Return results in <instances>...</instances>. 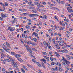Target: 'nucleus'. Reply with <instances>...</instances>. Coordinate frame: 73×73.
I'll use <instances>...</instances> for the list:
<instances>
[{
    "label": "nucleus",
    "mask_w": 73,
    "mask_h": 73,
    "mask_svg": "<svg viewBox=\"0 0 73 73\" xmlns=\"http://www.w3.org/2000/svg\"><path fill=\"white\" fill-rule=\"evenodd\" d=\"M59 28L60 29H59V30H60V31H64V28L61 27H59Z\"/></svg>",
    "instance_id": "11"
},
{
    "label": "nucleus",
    "mask_w": 73,
    "mask_h": 73,
    "mask_svg": "<svg viewBox=\"0 0 73 73\" xmlns=\"http://www.w3.org/2000/svg\"><path fill=\"white\" fill-rule=\"evenodd\" d=\"M55 54H56V55L57 57H60V54H58V52H55Z\"/></svg>",
    "instance_id": "10"
},
{
    "label": "nucleus",
    "mask_w": 73,
    "mask_h": 73,
    "mask_svg": "<svg viewBox=\"0 0 73 73\" xmlns=\"http://www.w3.org/2000/svg\"><path fill=\"white\" fill-rule=\"evenodd\" d=\"M27 24L29 25H32V24L31 23H28Z\"/></svg>",
    "instance_id": "50"
},
{
    "label": "nucleus",
    "mask_w": 73,
    "mask_h": 73,
    "mask_svg": "<svg viewBox=\"0 0 73 73\" xmlns=\"http://www.w3.org/2000/svg\"><path fill=\"white\" fill-rule=\"evenodd\" d=\"M57 1L58 3L59 4H60V0Z\"/></svg>",
    "instance_id": "64"
},
{
    "label": "nucleus",
    "mask_w": 73,
    "mask_h": 73,
    "mask_svg": "<svg viewBox=\"0 0 73 73\" xmlns=\"http://www.w3.org/2000/svg\"><path fill=\"white\" fill-rule=\"evenodd\" d=\"M66 57L67 58V60H70V56L68 55H66Z\"/></svg>",
    "instance_id": "2"
},
{
    "label": "nucleus",
    "mask_w": 73,
    "mask_h": 73,
    "mask_svg": "<svg viewBox=\"0 0 73 73\" xmlns=\"http://www.w3.org/2000/svg\"><path fill=\"white\" fill-rule=\"evenodd\" d=\"M50 60H51V61H53V59L52 58V57H50Z\"/></svg>",
    "instance_id": "43"
},
{
    "label": "nucleus",
    "mask_w": 73,
    "mask_h": 73,
    "mask_svg": "<svg viewBox=\"0 0 73 73\" xmlns=\"http://www.w3.org/2000/svg\"><path fill=\"white\" fill-rule=\"evenodd\" d=\"M64 51H65L66 53H68V50H67L65 49L64 50Z\"/></svg>",
    "instance_id": "40"
},
{
    "label": "nucleus",
    "mask_w": 73,
    "mask_h": 73,
    "mask_svg": "<svg viewBox=\"0 0 73 73\" xmlns=\"http://www.w3.org/2000/svg\"><path fill=\"white\" fill-rule=\"evenodd\" d=\"M0 50L1 52H4V50L3 49H0Z\"/></svg>",
    "instance_id": "46"
},
{
    "label": "nucleus",
    "mask_w": 73,
    "mask_h": 73,
    "mask_svg": "<svg viewBox=\"0 0 73 73\" xmlns=\"http://www.w3.org/2000/svg\"><path fill=\"white\" fill-rule=\"evenodd\" d=\"M68 12L69 13H71V12H73V10L72 9H70L68 10Z\"/></svg>",
    "instance_id": "13"
},
{
    "label": "nucleus",
    "mask_w": 73,
    "mask_h": 73,
    "mask_svg": "<svg viewBox=\"0 0 73 73\" xmlns=\"http://www.w3.org/2000/svg\"><path fill=\"white\" fill-rule=\"evenodd\" d=\"M65 61L66 62V64L67 65H69L68 64H70V62L69 61L66 60H65Z\"/></svg>",
    "instance_id": "8"
},
{
    "label": "nucleus",
    "mask_w": 73,
    "mask_h": 73,
    "mask_svg": "<svg viewBox=\"0 0 73 73\" xmlns=\"http://www.w3.org/2000/svg\"><path fill=\"white\" fill-rule=\"evenodd\" d=\"M54 64H55L54 62H52L51 64V65H54Z\"/></svg>",
    "instance_id": "38"
},
{
    "label": "nucleus",
    "mask_w": 73,
    "mask_h": 73,
    "mask_svg": "<svg viewBox=\"0 0 73 73\" xmlns=\"http://www.w3.org/2000/svg\"><path fill=\"white\" fill-rule=\"evenodd\" d=\"M48 31L49 32V33H51L52 32V30L51 29H49L48 30Z\"/></svg>",
    "instance_id": "31"
},
{
    "label": "nucleus",
    "mask_w": 73,
    "mask_h": 73,
    "mask_svg": "<svg viewBox=\"0 0 73 73\" xmlns=\"http://www.w3.org/2000/svg\"><path fill=\"white\" fill-rule=\"evenodd\" d=\"M5 6H6V7H7V6H8V4L7 3V2H5Z\"/></svg>",
    "instance_id": "30"
},
{
    "label": "nucleus",
    "mask_w": 73,
    "mask_h": 73,
    "mask_svg": "<svg viewBox=\"0 0 73 73\" xmlns=\"http://www.w3.org/2000/svg\"><path fill=\"white\" fill-rule=\"evenodd\" d=\"M54 17L55 19H56V21H58V20L57 19L58 18H57V17L55 16Z\"/></svg>",
    "instance_id": "23"
},
{
    "label": "nucleus",
    "mask_w": 73,
    "mask_h": 73,
    "mask_svg": "<svg viewBox=\"0 0 73 73\" xmlns=\"http://www.w3.org/2000/svg\"><path fill=\"white\" fill-rule=\"evenodd\" d=\"M33 12V13H37V11H36V9H34L32 10Z\"/></svg>",
    "instance_id": "14"
},
{
    "label": "nucleus",
    "mask_w": 73,
    "mask_h": 73,
    "mask_svg": "<svg viewBox=\"0 0 73 73\" xmlns=\"http://www.w3.org/2000/svg\"><path fill=\"white\" fill-rule=\"evenodd\" d=\"M44 17L45 19H46L47 18V17L46 15H44Z\"/></svg>",
    "instance_id": "44"
},
{
    "label": "nucleus",
    "mask_w": 73,
    "mask_h": 73,
    "mask_svg": "<svg viewBox=\"0 0 73 73\" xmlns=\"http://www.w3.org/2000/svg\"><path fill=\"white\" fill-rule=\"evenodd\" d=\"M56 48H57V49H60V46L58 45L56 47Z\"/></svg>",
    "instance_id": "26"
},
{
    "label": "nucleus",
    "mask_w": 73,
    "mask_h": 73,
    "mask_svg": "<svg viewBox=\"0 0 73 73\" xmlns=\"http://www.w3.org/2000/svg\"><path fill=\"white\" fill-rule=\"evenodd\" d=\"M36 63L37 64V65L39 67H41V64L39 62H36Z\"/></svg>",
    "instance_id": "7"
},
{
    "label": "nucleus",
    "mask_w": 73,
    "mask_h": 73,
    "mask_svg": "<svg viewBox=\"0 0 73 73\" xmlns=\"http://www.w3.org/2000/svg\"><path fill=\"white\" fill-rule=\"evenodd\" d=\"M11 64L14 67H16V68H17V67H18V66H17V63L14 62L13 60H12L11 62Z\"/></svg>",
    "instance_id": "1"
},
{
    "label": "nucleus",
    "mask_w": 73,
    "mask_h": 73,
    "mask_svg": "<svg viewBox=\"0 0 73 73\" xmlns=\"http://www.w3.org/2000/svg\"><path fill=\"white\" fill-rule=\"evenodd\" d=\"M62 64L64 65V66H65L66 64H65V62H63Z\"/></svg>",
    "instance_id": "39"
},
{
    "label": "nucleus",
    "mask_w": 73,
    "mask_h": 73,
    "mask_svg": "<svg viewBox=\"0 0 73 73\" xmlns=\"http://www.w3.org/2000/svg\"><path fill=\"white\" fill-rule=\"evenodd\" d=\"M52 40H53V44H55V40L53 39H52Z\"/></svg>",
    "instance_id": "45"
},
{
    "label": "nucleus",
    "mask_w": 73,
    "mask_h": 73,
    "mask_svg": "<svg viewBox=\"0 0 73 73\" xmlns=\"http://www.w3.org/2000/svg\"><path fill=\"white\" fill-rule=\"evenodd\" d=\"M21 70L22 72H23V73H25V70H24V69H23V68H21Z\"/></svg>",
    "instance_id": "18"
},
{
    "label": "nucleus",
    "mask_w": 73,
    "mask_h": 73,
    "mask_svg": "<svg viewBox=\"0 0 73 73\" xmlns=\"http://www.w3.org/2000/svg\"><path fill=\"white\" fill-rule=\"evenodd\" d=\"M33 40L35 41V42H36V41H37V39L36 38H33Z\"/></svg>",
    "instance_id": "33"
},
{
    "label": "nucleus",
    "mask_w": 73,
    "mask_h": 73,
    "mask_svg": "<svg viewBox=\"0 0 73 73\" xmlns=\"http://www.w3.org/2000/svg\"><path fill=\"white\" fill-rule=\"evenodd\" d=\"M39 15H37V14H34V17L35 16H38Z\"/></svg>",
    "instance_id": "36"
},
{
    "label": "nucleus",
    "mask_w": 73,
    "mask_h": 73,
    "mask_svg": "<svg viewBox=\"0 0 73 73\" xmlns=\"http://www.w3.org/2000/svg\"><path fill=\"white\" fill-rule=\"evenodd\" d=\"M17 59L18 60V61H20L21 62V59L20 58H17Z\"/></svg>",
    "instance_id": "22"
},
{
    "label": "nucleus",
    "mask_w": 73,
    "mask_h": 73,
    "mask_svg": "<svg viewBox=\"0 0 73 73\" xmlns=\"http://www.w3.org/2000/svg\"><path fill=\"white\" fill-rule=\"evenodd\" d=\"M52 3H54V4H55V3H56V2H55V1H53V0H52Z\"/></svg>",
    "instance_id": "57"
},
{
    "label": "nucleus",
    "mask_w": 73,
    "mask_h": 73,
    "mask_svg": "<svg viewBox=\"0 0 73 73\" xmlns=\"http://www.w3.org/2000/svg\"><path fill=\"white\" fill-rule=\"evenodd\" d=\"M0 20H1V21H4V19L0 17Z\"/></svg>",
    "instance_id": "37"
},
{
    "label": "nucleus",
    "mask_w": 73,
    "mask_h": 73,
    "mask_svg": "<svg viewBox=\"0 0 73 73\" xmlns=\"http://www.w3.org/2000/svg\"><path fill=\"white\" fill-rule=\"evenodd\" d=\"M19 29L20 31V30H21V31H23V28H20Z\"/></svg>",
    "instance_id": "49"
},
{
    "label": "nucleus",
    "mask_w": 73,
    "mask_h": 73,
    "mask_svg": "<svg viewBox=\"0 0 73 73\" xmlns=\"http://www.w3.org/2000/svg\"><path fill=\"white\" fill-rule=\"evenodd\" d=\"M11 29V27H9L7 29V30H10Z\"/></svg>",
    "instance_id": "60"
},
{
    "label": "nucleus",
    "mask_w": 73,
    "mask_h": 73,
    "mask_svg": "<svg viewBox=\"0 0 73 73\" xmlns=\"http://www.w3.org/2000/svg\"><path fill=\"white\" fill-rule=\"evenodd\" d=\"M29 15L30 16V17H34V14H29Z\"/></svg>",
    "instance_id": "12"
},
{
    "label": "nucleus",
    "mask_w": 73,
    "mask_h": 73,
    "mask_svg": "<svg viewBox=\"0 0 73 73\" xmlns=\"http://www.w3.org/2000/svg\"><path fill=\"white\" fill-rule=\"evenodd\" d=\"M61 40H62V38L61 37L60 38H59V40H60V41H62Z\"/></svg>",
    "instance_id": "58"
},
{
    "label": "nucleus",
    "mask_w": 73,
    "mask_h": 73,
    "mask_svg": "<svg viewBox=\"0 0 73 73\" xmlns=\"http://www.w3.org/2000/svg\"><path fill=\"white\" fill-rule=\"evenodd\" d=\"M31 56H32V57H33L34 59H36V58L35 57V56H34L31 55Z\"/></svg>",
    "instance_id": "52"
},
{
    "label": "nucleus",
    "mask_w": 73,
    "mask_h": 73,
    "mask_svg": "<svg viewBox=\"0 0 73 73\" xmlns=\"http://www.w3.org/2000/svg\"><path fill=\"white\" fill-rule=\"evenodd\" d=\"M58 45V44H57L56 43L55 44V46H56H56Z\"/></svg>",
    "instance_id": "63"
},
{
    "label": "nucleus",
    "mask_w": 73,
    "mask_h": 73,
    "mask_svg": "<svg viewBox=\"0 0 73 73\" xmlns=\"http://www.w3.org/2000/svg\"><path fill=\"white\" fill-rule=\"evenodd\" d=\"M42 53L44 55H46V54H47V53H46V52H42Z\"/></svg>",
    "instance_id": "19"
},
{
    "label": "nucleus",
    "mask_w": 73,
    "mask_h": 73,
    "mask_svg": "<svg viewBox=\"0 0 73 73\" xmlns=\"http://www.w3.org/2000/svg\"><path fill=\"white\" fill-rule=\"evenodd\" d=\"M24 46L25 47H26V48H29V46H28V45L25 44Z\"/></svg>",
    "instance_id": "27"
},
{
    "label": "nucleus",
    "mask_w": 73,
    "mask_h": 73,
    "mask_svg": "<svg viewBox=\"0 0 73 73\" xmlns=\"http://www.w3.org/2000/svg\"><path fill=\"white\" fill-rule=\"evenodd\" d=\"M64 20L65 21H67V22H69V20H68V19H64Z\"/></svg>",
    "instance_id": "29"
},
{
    "label": "nucleus",
    "mask_w": 73,
    "mask_h": 73,
    "mask_svg": "<svg viewBox=\"0 0 73 73\" xmlns=\"http://www.w3.org/2000/svg\"><path fill=\"white\" fill-rule=\"evenodd\" d=\"M55 64L57 65H58V62H55Z\"/></svg>",
    "instance_id": "53"
},
{
    "label": "nucleus",
    "mask_w": 73,
    "mask_h": 73,
    "mask_svg": "<svg viewBox=\"0 0 73 73\" xmlns=\"http://www.w3.org/2000/svg\"><path fill=\"white\" fill-rule=\"evenodd\" d=\"M33 34L34 36H36V37L38 36V34H37V33H36L35 32H34L33 33Z\"/></svg>",
    "instance_id": "9"
},
{
    "label": "nucleus",
    "mask_w": 73,
    "mask_h": 73,
    "mask_svg": "<svg viewBox=\"0 0 73 73\" xmlns=\"http://www.w3.org/2000/svg\"><path fill=\"white\" fill-rule=\"evenodd\" d=\"M46 59L47 61H49V57L46 58Z\"/></svg>",
    "instance_id": "62"
},
{
    "label": "nucleus",
    "mask_w": 73,
    "mask_h": 73,
    "mask_svg": "<svg viewBox=\"0 0 73 73\" xmlns=\"http://www.w3.org/2000/svg\"><path fill=\"white\" fill-rule=\"evenodd\" d=\"M59 70L60 72H62V70L60 67L59 68Z\"/></svg>",
    "instance_id": "28"
},
{
    "label": "nucleus",
    "mask_w": 73,
    "mask_h": 73,
    "mask_svg": "<svg viewBox=\"0 0 73 73\" xmlns=\"http://www.w3.org/2000/svg\"><path fill=\"white\" fill-rule=\"evenodd\" d=\"M23 15H28V13H23Z\"/></svg>",
    "instance_id": "42"
},
{
    "label": "nucleus",
    "mask_w": 73,
    "mask_h": 73,
    "mask_svg": "<svg viewBox=\"0 0 73 73\" xmlns=\"http://www.w3.org/2000/svg\"><path fill=\"white\" fill-rule=\"evenodd\" d=\"M11 54H12L13 55H14V56L16 55V53H15V52H11Z\"/></svg>",
    "instance_id": "15"
},
{
    "label": "nucleus",
    "mask_w": 73,
    "mask_h": 73,
    "mask_svg": "<svg viewBox=\"0 0 73 73\" xmlns=\"http://www.w3.org/2000/svg\"><path fill=\"white\" fill-rule=\"evenodd\" d=\"M48 48H49V49H50V50H52V47H51V46H48Z\"/></svg>",
    "instance_id": "34"
},
{
    "label": "nucleus",
    "mask_w": 73,
    "mask_h": 73,
    "mask_svg": "<svg viewBox=\"0 0 73 73\" xmlns=\"http://www.w3.org/2000/svg\"><path fill=\"white\" fill-rule=\"evenodd\" d=\"M43 44H44V45H46V44H47V43H46V42H43Z\"/></svg>",
    "instance_id": "47"
},
{
    "label": "nucleus",
    "mask_w": 73,
    "mask_h": 73,
    "mask_svg": "<svg viewBox=\"0 0 73 73\" xmlns=\"http://www.w3.org/2000/svg\"><path fill=\"white\" fill-rule=\"evenodd\" d=\"M5 61H7V62H10V60L9 59H5Z\"/></svg>",
    "instance_id": "20"
},
{
    "label": "nucleus",
    "mask_w": 73,
    "mask_h": 73,
    "mask_svg": "<svg viewBox=\"0 0 73 73\" xmlns=\"http://www.w3.org/2000/svg\"><path fill=\"white\" fill-rule=\"evenodd\" d=\"M42 66H45V65H44V63H43V62L42 63Z\"/></svg>",
    "instance_id": "51"
},
{
    "label": "nucleus",
    "mask_w": 73,
    "mask_h": 73,
    "mask_svg": "<svg viewBox=\"0 0 73 73\" xmlns=\"http://www.w3.org/2000/svg\"><path fill=\"white\" fill-rule=\"evenodd\" d=\"M1 16L2 18H4V17H7V16L4 15L3 13H1Z\"/></svg>",
    "instance_id": "3"
},
{
    "label": "nucleus",
    "mask_w": 73,
    "mask_h": 73,
    "mask_svg": "<svg viewBox=\"0 0 73 73\" xmlns=\"http://www.w3.org/2000/svg\"><path fill=\"white\" fill-rule=\"evenodd\" d=\"M32 49L33 50H34V51H37V50H36V49H35V48H32Z\"/></svg>",
    "instance_id": "32"
},
{
    "label": "nucleus",
    "mask_w": 73,
    "mask_h": 73,
    "mask_svg": "<svg viewBox=\"0 0 73 73\" xmlns=\"http://www.w3.org/2000/svg\"><path fill=\"white\" fill-rule=\"evenodd\" d=\"M4 50H5L6 51V52H7L8 53H10V52L8 51L7 50V49H6V48H4Z\"/></svg>",
    "instance_id": "25"
},
{
    "label": "nucleus",
    "mask_w": 73,
    "mask_h": 73,
    "mask_svg": "<svg viewBox=\"0 0 73 73\" xmlns=\"http://www.w3.org/2000/svg\"><path fill=\"white\" fill-rule=\"evenodd\" d=\"M32 61L33 62H35V63H36L37 62H36V60H35L33 59H32Z\"/></svg>",
    "instance_id": "16"
},
{
    "label": "nucleus",
    "mask_w": 73,
    "mask_h": 73,
    "mask_svg": "<svg viewBox=\"0 0 73 73\" xmlns=\"http://www.w3.org/2000/svg\"><path fill=\"white\" fill-rule=\"evenodd\" d=\"M61 52L62 53H64L65 52V50H62L61 51Z\"/></svg>",
    "instance_id": "56"
},
{
    "label": "nucleus",
    "mask_w": 73,
    "mask_h": 73,
    "mask_svg": "<svg viewBox=\"0 0 73 73\" xmlns=\"http://www.w3.org/2000/svg\"><path fill=\"white\" fill-rule=\"evenodd\" d=\"M34 7H30V8H29V9H34Z\"/></svg>",
    "instance_id": "35"
},
{
    "label": "nucleus",
    "mask_w": 73,
    "mask_h": 73,
    "mask_svg": "<svg viewBox=\"0 0 73 73\" xmlns=\"http://www.w3.org/2000/svg\"><path fill=\"white\" fill-rule=\"evenodd\" d=\"M51 70H54V71L56 70V69L55 68H53L52 69H51Z\"/></svg>",
    "instance_id": "54"
},
{
    "label": "nucleus",
    "mask_w": 73,
    "mask_h": 73,
    "mask_svg": "<svg viewBox=\"0 0 73 73\" xmlns=\"http://www.w3.org/2000/svg\"><path fill=\"white\" fill-rule=\"evenodd\" d=\"M40 61H43V62H44V61H46V60H45V59H40Z\"/></svg>",
    "instance_id": "17"
},
{
    "label": "nucleus",
    "mask_w": 73,
    "mask_h": 73,
    "mask_svg": "<svg viewBox=\"0 0 73 73\" xmlns=\"http://www.w3.org/2000/svg\"><path fill=\"white\" fill-rule=\"evenodd\" d=\"M6 45L8 46L9 48H11V46L10 45V44H9L7 42H6Z\"/></svg>",
    "instance_id": "5"
},
{
    "label": "nucleus",
    "mask_w": 73,
    "mask_h": 73,
    "mask_svg": "<svg viewBox=\"0 0 73 73\" xmlns=\"http://www.w3.org/2000/svg\"><path fill=\"white\" fill-rule=\"evenodd\" d=\"M26 27L27 29H29V26H28V25L26 26Z\"/></svg>",
    "instance_id": "48"
},
{
    "label": "nucleus",
    "mask_w": 73,
    "mask_h": 73,
    "mask_svg": "<svg viewBox=\"0 0 73 73\" xmlns=\"http://www.w3.org/2000/svg\"><path fill=\"white\" fill-rule=\"evenodd\" d=\"M39 7H43V8H44V6L43 5H39L38 6Z\"/></svg>",
    "instance_id": "55"
},
{
    "label": "nucleus",
    "mask_w": 73,
    "mask_h": 73,
    "mask_svg": "<svg viewBox=\"0 0 73 73\" xmlns=\"http://www.w3.org/2000/svg\"><path fill=\"white\" fill-rule=\"evenodd\" d=\"M22 36L23 38L25 37V34H24V33L22 34Z\"/></svg>",
    "instance_id": "21"
},
{
    "label": "nucleus",
    "mask_w": 73,
    "mask_h": 73,
    "mask_svg": "<svg viewBox=\"0 0 73 73\" xmlns=\"http://www.w3.org/2000/svg\"><path fill=\"white\" fill-rule=\"evenodd\" d=\"M34 3L35 4V5H37V6L39 7V6H40V3H38V2H34Z\"/></svg>",
    "instance_id": "4"
},
{
    "label": "nucleus",
    "mask_w": 73,
    "mask_h": 73,
    "mask_svg": "<svg viewBox=\"0 0 73 73\" xmlns=\"http://www.w3.org/2000/svg\"><path fill=\"white\" fill-rule=\"evenodd\" d=\"M64 3H65V2L63 1H62L61 2V4H64Z\"/></svg>",
    "instance_id": "59"
},
{
    "label": "nucleus",
    "mask_w": 73,
    "mask_h": 73,
    "mask_svg": "<svg viewBox=\"0 0 73 73\" xmlns=\"http://www.w3.org/2000/svg\"><path fill=\"white\" fill-rule=\"evenodd\" d=\"M49 5H50V7H52V6H53V5L54 6V5H53V4H50Z\"/></svg>",
    "instance_id": "41"
},
{
    "label": "nucleus",
    "mask_w": 73,
    "mask_h": 73,
    "mask_svg": "<svg viewBox=\"0 0 73 73\" xmlns=\"http://www.w3.org/2000/svg\"><path fill=\"white\" fill-rule=\"evenodd\" d=\"M26 50H27L28 51H29V52L30 53H32V50H31V49H29V48H27Z\"/></svg>",
    "instance_id": "6"
},
{
    "label": "nucleus",
    "mask_w": 73,
    "mask_h": 73,
    "mask_svg": "<svg viewBox=\"0 0 73 73\" xmlns=\"http://www.w3.org/2000/svg\"><path fill=\"white\" fill-rule=\"evenodd\" d=\"M23 67L24 69H25V70H28V69L27 68H26V67L25 66H23Z\"/></svg>",
    "instance_id": "24"
},
{
    "label": "nucleus",
    "mask_w": 73,
    "mask_h": 73,
    "mask_svg": "<svg viewBox=\"0 0 73 73\" xmlns=\"http://www.w3.org/2000/svg\"><path fill=\"white\" fill-rule=\"evenodd\" d=\"M54 7H50V9H54Z\"/></svg>",
    "instance_id": "61"
}]
</instances>
